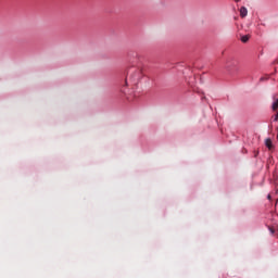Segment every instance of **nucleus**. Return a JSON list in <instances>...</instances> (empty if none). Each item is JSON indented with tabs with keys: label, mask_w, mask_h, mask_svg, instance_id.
Returning a JSON list of instances; mask_svg holds the SVG:
<instances>
[{
	"label": "nucleus",
	"mask_w": 278,
	"mask_h": 278,
	"mask_svg": "<svg viewBox=\"0 0 278 278\" xmlns=\"http://www.w3.org/2000/svg\"><path fill=\"white\" fill-rule=\"evenodd\" d=\"M260 155V151H254V157H257Z\"/></svg>",
	"instance_id": "9d476101"
},
{
	"label": "nucleus",
	"mask_w": 278,
	"mask_h": 278,
	"mask_svg": "<svg viewBox=\"0 0 278 278\" xmlns=\"http://www.w3.org/2000/svg\"><path fill=\"white\" fill-rule=\"evenodd\" d=\"M143 73L144 72L141 70V67H137L132 64L130 67H128L126 75L129 76L131 84L136 86L142 78Z\"/></svg>",
	"instance_id": "f257e3e1"
},
{
	"label": "nucleus",
	"mask_w": 278,
	"mask_h": 278,
	"mask_svg": "<svg viewBox=\"0 0 278 278\" xmlns=\"http://www.w3.org/2000/svg\"><path fill=\"white\" fill-rule=\"evenodd\" d=\"M241 0H235L236 3H240Z\"/></svg>",
	"instance_id": "4468645a"
},
{
	"label": "nucleus",
	"mask_w": 278,
	"mask_h": 278,
	"mask_svg": "<svg viewBox=\"0 0 278 278\" xmlns=\"http://www.w3.org/2000/svg\"><path fill=\"white\" fill-rule=\"evenodd\" d=\"M268 229H269V231H270L271 236H275V228H273V227L268 226Z\"/></svg>",
	"instance_id": "0eeeda50"
},
{
	"label": "nucleus",
	"mask_w": 278,
	"mask_h": 278,
	"mask_svg": "<svg viewBox=\"0 0 278 278\" xmlns=\"http://www.w3.org/2000/svg\"><path fill=\"white\" fill-rule=\"evenodd\" d=\"M267 199L270 201V199H271L270 194L267 195Z\"/></svg>",
	"instance_id": "ddd939ff"
},
{
	"label": "nucleus",
	"mask_w": 278,
	"mask_h": 278,
	"mask_svg": "<svg viewBox=\"0 0 278 278\" xmlns=\"http://www.w3.org/2000/svg\"><path fill=\"white\" fill-rule=\"evenodd\" d=\"M131 55H132V58H135V60H136V61L138 60V59H137V58H138V53L132 52V54H131Z\"/></svg>",
	"instance_id": "1a4fd4ad"
},
{
	"label": "nucleus",
	"mask_w": 278,
	"mask_h": 278,
	"mask_svg": "<svg viewBox=\"0 0 278 278\" xmlns=\"http://www.w3.org/2000/svg\"><path fill=\"white\" fill-rule=\"evenodd\" d=\"M125 85L127 86V80H125Z\"/></svg>",
	"instance_id": "2eb2a0df"
},
{
	"label": "nucleus",
	"mask_w": 278,
	"mask_h": 278,
	"mask_svg": "<svg viewBox=\"0 0 278 278\" xmlns=\"http://www.w3.org/2000/svg\"><path fill=\"white\" fill-rule=\"evenodd\" d=\"M224 68L227 74L230 75V77H236V75L240 73V66H238V61L231 56L226 60Z\"/></svg>",
	"instance_id": "f03ea898"
},
{
	"label": "nucleus",
	"mask_w": 278,
	"mask_h": 278,
	"mask_svg": "<svg viewBox=\"0 0 278 278\" xmlns=\"http://www.w3.org/2000/svg\"><path fill=\"white\" fill-rule=\"evenodd\" d=\"M266 79H267V78H265V77H261V78H260V81H266Z\"/></svg>",
	"instance_id": "9b49d317"
},
{
	"label": "nucleus",
	"mask_w": 278,
	"mask_h": 278,
	"mask_svg": "<svg viewBox=\"0 0 278 278\" xmlns=\"http://www.w3.org/2000/svg\"><path fill=\"white\" fill-rule=\"evenodd\" d=\"M251 37L249 35L241 36V42H247Z\"/></svg>",
	"instance_id": "423d86ee"
},
{
	"label": "nucleus",
	"mask_w": 278,
	"mask_h": 278,
	"mask_svg": "<svg viewBox=\"0 0 278 278\" xmlns=\"http://www.w3.org/2000/svg\"><path fill=\"white\" fill-rule=\"evenodd\" d=\"M273 64H278V59H276V60L273 62Z\"/></svg>",
	"instance_id": "f8f14e48"
},
{
	"label": "nucleus",
	"mask_w": 278,
	"mask_h": 278,
	"mask_svg": "<svg viewBox=\"0 0 278 278\" xmlns=\"http://www.w3.org/2000/svg\"><path fill=\"white\" fill-rule=\"evenodd\" d=\"M239 12H240L241 18H245V16L249 14V10H247L245 7H241Z\"/></svg>",
	"instance_id": "20e7f679"
},
{
	"label": "nucleus",
	"mask_w": 278,
	"mask_h": 278,
	"mask_svg": "<svg viewBox=\"0 0 278 278\" xmlns=\"http://www.w3.org/2000/svg\"><path fill=\"white\" fill-rule=\"evenodd\" d=\"M265 147H267L269 151H273V149H275V146L273 144V140L270 138H267L265 140Z\"/></svg>",
	"instance_id": "7ed1b4c3"
},
{
	"label": "nucleus",
	"mask_w": 278,
	"mask_h": 278,
	"mask_svg": "<svg viewBox=\"0 0 278 278\" xmlns=\"http://www.w3.org/2000/svg\"><path fill=\"white\" fill-rule=\"evenodd\" d=\"M271 110L274 112H277L278 111V98L274 97V102L271 104Z\"/></svg>",
	"instance_id": "39448f33"
},
{
	"label": "nucleus",
	"mask_w": 278,
	"mask_h": 278,
	"mask_svg": "<svg viewBox=\"0 0 278 278\" xmlns=\"http://www.w3.org/2000/svg\"><path fill=\"white\" fill-rule=\"evenodd\" d=\"M273 121H274V123H277V121H278V112L275 114V116L273 117Z\"/></svg>",
	"instance_id": "6e6552de"
},
{
	"label": "nucleus",
	"mask_w": 278,
	"mask_h": 278,
	"mask_svg": "<svg viewBox=\"0 0 278 278\" xmlns=\"http://www.w3.org/2000/svg\"><path fill=\"white\" fill-rule=\"evenodd\" d=\"M203 99H205V97L202 98V101H203Z\"/></svg>",
	"instance_id": "dca6fc26"
}]
</instances>
